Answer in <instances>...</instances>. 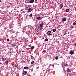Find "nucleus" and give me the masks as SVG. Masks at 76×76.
I'll list each match as a JSON object with an SVG mask.
<instances>
[{"label": "nucleus", "mask_w": 76, "mask_h": 76, "mask_svg": "<svg viewBox=\"0 0 76 76\" xmlns=\"http://www.w3.org/2000/svg\"><path fill=\"white\" fill-rule=\"evenodd\" d=\"M2 60L3 61H5L6 60V59L5 58H3L2 59Z\"/></svg>", "instance_id": "nucleus-8"}, {"label": "nucleus", "mask_w": 76, "mask_h": 76, "mask_svg": "<svg viewBox=\"0 0 76 76\" xmlns=\"http://www.w3.org/2000/svg\"><path fill=\"white\" fill-rule=\"evenodd\" d=\"M34 61H32L31 62V64H34Z\"/></svg>", "instance_id": "nucleus-17"}, {"label": "nucleus", "mask_w": 76, "mask_h": 76, "mask_svg": "<svg viewBox=\"0 0 76 76\" xmlns=\"http://www.w3.org/2000/svg\"><path fill=\"white\" fill-rule=\"evenodd\" d=\"M55 59H56L57 60L58 59V57L56 56L55 57Z\"/></svg>", "instance_id": "nucleus-18"}, {"label": "nucleus", "mask_w": 76, "mask_h": 76, "mask_svg": "<svg viewBox=\"0 0 76 76\" xmlns=\"http://www.w3.org/2000/svg\"><path fill=\"white\" fill-rule=\"evenodd\" d=\"M1 0H0V3L1 2Z\"/></svg>", "instance_id": "nucleus-35"}, {"label": "nucleus", "mask_w": 76, "mask_h": 76, "mask_svg": "<svg viewBox=\"0 0 76 76\" xmlns=\"http://www.w3.org/2000/svg\"><path fill=\"white\" fill-rule=\"evenodd\" d=\"M5 63L6 64H7L9 63V62L8 61H7Z\"/></svg>", "instance_id": "nucleus-24"}, {"label": "nucleus", "mask_w": 76, "mask_h": 76, "mask_svg": "<svg viewBox=\"0 0 76 76\" xmlns=\"http://www.w3.org/2000/svg\"><path fill=\"white\" fill-rule=\"evenodd\" d=\"M22 52L23 53H24V50L23 51H22Z\"/></svg>", "instance_id": "nucleus-30"}, {"label": "nucleus", "mask_w": 76, "mask_h": 76, "mask_svg": "<svg viewBox=\"0 0 76 76\" xmlns=\"http://www.w3.org/2000/svg\"><path fill=\"white\" fill-rule=\"evenodd\" d=\"M16 43H13V44L12 45L13 47H14L16 46Z\"/></svg>", "instance_id": "nucleus-7"}, {"label": "nucleus", "mask_w": 76, "mask_h": 76, "mask_svg": "<svg viewBox=\"0 0 76 76\" xmlns=\"http://www.w3.org/2000/svg\"><path fill=\"white\" fill-rule=\"evenodd\" d=\"M7 41H9V39H7Z\"/></svg>", "instance_id": "nucleus-27"}, {"label": "nucleus", "mask_w": 76, "mask_h": 76, "mask_svg": "<svg viewBox=\"0 0 76 76\" xmlns=\"http://www.w3.org/2000/svg\"><path fill=\"white\" fill-rule=\"evenodd\" d=\"M76 25V23L75 22H74V23H73V25Z\"/></svg>", "instance_id": "nucleus-22"}, {"label": "nucleus", "mask_w": 76, "mask_h": 76, "mask_svg": "<svg viewBox=\"0 0 76 76\" xmlns=\"http://www.w3.org/2000/svg\"><path fill=\"white\" fill-rule=\"evenodd\" d=\"M18 0H16L17 1H18Z\"/></svg>", "instance_id": "nucleus-36"}, {"label": "nucleus", "mask_w": 76, "mask_h": 76, "mask_svg": "<svg viewBox=\"0 0 76 76\" xmlns=\"http://www.w3.org/2000/svg\"><path fill=\"white\" fill-rule=\"evenodd\" d=\"M75 22H76L75 23H76V21H75Z\"/></svg>", "instance_id": "nucleus-37"}, {"label": "nucleus", "mask_w": 76, "mask_h": 76, "mask_svg": "<svg viewBox=\"0 0 76 76\" xmlns=\"http://www.w3.org/2000/svg\"><path fill=\"white\" fill-rule=\"evenodd\" d=\"M70 28L71 29H73V26H71L70 27Z\"/></svg>", "instance_id": "nucleus-21"}, {"label": "nucleus", "mask_w": 76, "mask_h": 76, "mask_svg": "<svg viewBox=\"0 0 76 76\" xmlns=\"http://www.w3.org/2000/svg\"><path fill=\"white\" fill-rule=\"evenodd\" d=\"M53 32H55L56 31V29H53Z\"/></svg>", "instance_id": "nucleus-19"}, {"label": "nucleus", "mask_w": 76, "mask_h": 76, "mask_svg": "<svg viewBox=\"0 0 76 76\" xmlns=\"http://www.w3.org/2000/svg\"><path fill=\"white\" fill-rule=\"evenodd\" d=\"M66 33H65V34H64V35H66Z\"/></svg>", "instance_id": "nucleus-33"}, {"label": "nucleus", "mask_w": 76, "mask_h": 76, "mask_svg": "<svg viewBox=\"0 0 76 76\" xmlns=\"http://www.w3.org/2000/svg\"><path fill=\"white\" fill-rule=\"evenodd\" d=\"M28 76H29V73H28L27 74Z\"/></svg>", "instance_id": "nucleus-26"}, {"label": "nucleus", "mask_w": 76, "mask_h": 76, "mask_svg": "<svg viewBox=\"0 0 76 76\" xmlns=\"http://www.w3.org/2000/svg\"><path fill=\"white\" fill-rule=\"evenodd\" d=\"M69 54L71 55H73L75 54V52L73 51H71L69 52Z\"/></svg>", "instance_id": "nucleus-4"}, {"label": "nucleus", "mask_w": 76, "mask_h": 76, "mask_svg": "<svg viewBox=\"0 0 76 76\" xmlns=\"http://www.w3.org/2000/svg\"><path fill=\"white\" fill-rule=\"evenodd\" d=\"M46 7V5H45V7Z\"/></svg>", "instance_id": "nucleus-32"}, {"label": "nucleus", "mask_w": 76, "mask_h": 76, "mask_svg": "<svg viewBox=\"0 0 76 76\" xmlns=\"http://www.w3.org/2000/svg\"><path fill=\"white\" fill-rule=\"evenodd\" d=\"M2 64V63L1 62L0 63V64Z\"/></svg>", "instance_id": "nucleus-31"}, {"label": "nucleus", "mask_w": 76, "mask_h": 76, "mask_svg": "<svg viewBox=\"0 0 76 76\" xmlns=\"http://www.w3.org/2000/svg\"><path fill=\"white\" fill-rule=\"evenodd\" d=\"M59 7H61V8H63V5L62 4H60Z\"/></svg>", "instance_id": "nucleus-11"}, {"label": "nucleus", "mask_w": 76, "mask_h": 76, "mask_svg": "<svg viewBox=\"0 0 76 76\" xmlns=\"http://www.w3.org/2000/svg\"><path fill=\"white\" fill-rule=\"evenodd\" d=\"M66 12H69V9H66Z\"/></svg>", "instance_id": "nucleus-15"}, {"label": "nucleus", "mask_w": 76, "mask_h": 76, "mask_svg": "<svg viewBox=\"0 0 76 76\" xmlns=\"http://www.w3.org/2000/svg\"><path fill=\"white\" fill-rule=\"evenodd\" d=\"M23 75H26V74H27V72L26 71H25L23 72L22 73Z\"/></svg>", "instance_id": "nucleus-3"}, {"label": "nucleus", "mask_w": 76, "mask_h": 76, "mask_svg": "<svg viewBox=\"0 0 76 76\" xmlns=\"http://www.w3.org/2000/svg\"><path fill=\"white\" fill-rule=\"evenodd\" d=\"M29 16L31 17V18H32V15L30 14Z\"/></svg>", "instance_id": "nucleus-25"}, {"label": "nucleus", "mask_w": 76, "mask_h": 76, "mask_svg": "<svg viewBox=\"0 0 76 76\" xmlns=\"http://www.w3.org/2000/svg\"><path fill=\"white\" fill-rule=\"evenodd\" d=\"M62 20L63 21H66V19L65 18H62Z\"/></svg>", "instance_id": "nucleus-13"}, {"label": "nucleus", "mask_w": 76, "mask_h": 76, "mask_svg": "<svg viewBox=\"0 0 76 76\" xmlns=\"http://www.w3.org/2000/svg\"><path fill=\"white\" fill-rule=\"evenodd\" d=\"M66 71L67 72V73H70V69H69V68H68L66 70Z\"/></svg>", "instance_id": "nucleus-5"}, {"label": "nucleus", "mask_w": 76, "mask_h": 76, "mask_svg": "<svg viewBox=\"0 0 76 76\" xmlns=\"http://www.w3.org/2000/svg\"><path fill=\"white\" fill-rule=\"evenodd\" d=\"M29 8L28 7H26V8H25V10H28Z\"/></svg>", "instance_id": "nucleus-14"}, {"label": "nucleus", "mask_w": 76, "mask_h": 76, "mask_svg": "<svg viewBox=\"0 0 76 76\" xmlns=\"http://www.w3.org/2000/svg\"><path fill=\"white\" fill-rule=\"evenodd\" d=\"M62 10H64V9H62Z\"/></svg>", "instance_id": "nucleus-38"}, {"label": "nucleus", "mask_w": 76, "mask_h": 76, "mask_svg": "<svg viewBox=\"0 0 76 76\" xmlns=\"http://www.w3.org/2000/svg\"><path fill=\"white\" fill-rule=\"evenodd\" d=\"M68 64H66V65L64 64L65 67H67V66H68Z\"/></svg>", "instance_id": "nucleus-20"}, {"label": "nucleus", "mask_w": 76, "mask_h": 76, "mask_svg": "<svg viewBox=\"0 0 76 76\" xmlns=\"http://www.w3.org/2000/svg\"><path fill=\"white\" fill-rule=\"evenodd\" d=\"M74 45H75V46H76V42L74 43Z\"/></svg>", "instance_id": "nucleus-28"}, {"label": "nucleus", "mask_w": 76, "mask_h": 76, "mask_svg": "<svg viewBox=\"0 0 76 76\" xmlns=\"http://www.w3.org/2000/svg\"><path fill=\"white\" fill-rule=\"evenodd\" d=\"M47 34L48 35H50L51 34V31H48L47 33Z\"/></svg>", "instance_id": "nucleus-1"}, {"label": "nucleus", "mask_w": 76, "mask_h": 76, "mask_svg": "<svg viewBox=\"0 0 76 76\" xmlns=\"http://www.w3.org/2000/svg\"><path fill=\"white\" fill-rule=\"evenodd\" d=\"M41 19H42V18L40 17H38L36 18V19H37V20H40Z\"/></svg>", "instance_id": "nucleus-6"}, {"label": "nucleus", "mask_w": 76, "mask_h": 76, "mask_svg": "<svg viewBox=\"0 0 76 76\" xmlns=\"http://www.w3.org/2000/svg\"><path fill=\"white\" fill-rule=\"evenodd\" d=\"M15 67H16V65H15Z\"/></svg>", "instance_id": "nucleus-34"}, {"label": "nucleus", "mask_w": 76, "mask_h": 76, "mask_svg": "<svg viewBox=\"0 0 76 76\" xmlns=\"http://www.w3.org/2000/svg\"><path fill=\"white\" fill-rule=\"evenodd\" d=\"M34 0H30L29 2L30 3H34Z\"/></svg>", "instance_id": "nucleus-9"}, {"label": "nucleus", "mask_w": 76, "mask_h": 76, "mask_svg": "<svg viewBox=\"0 0 76 76\" xmlns=\"http://www.w3.org/2000/svg\"><path fill=\"white\" fill-rule=\"evenodd\" d=\"M34 47L33 46H31L30 48L31 50H33V49H34Z\"/></svg>", "instance_id": "nucleus-16"}, {"label": "nucleus", "mask_w": 76, "mask_h": 76, "mask_svg": "<svg viewBox=\"0 0 76 76\" xmlns=\"http://www.w3.org/2000/svg\"><path fill=\"white\" fill-rule=\"evenodd\" d=\"M10 50H12V49H13V48H10Z\"/></svg>", "instance_id": "nucleus-29"}, {"label": "nucleus", "mask_w": 76, "mask_h": 76, "mask_svg": "<svg viewBox=\"0 0 76 76\" xmlns=\"http://www.w3.org/2000/svg\"><path fill=\"white\" fill-rule=\"evenodd\" d=\"M45 41H48V39L47 38H46L45 39Z\"/></svg>", "instance_id": "nucleus-23"}, {"label": "nucleus", "mask_w": 76, "mask_h": 76, "mask_svg": "<svg viewBox=\"0 0 76 76\" xmlns=\"http://www.w3.org/2000/svg\"><path fill=\"white\" fill-rule=\"evenodd\" d=\"M43 25H44V23H42L39 25L40 27L41 28H43Z\"/></svg>", "instance_id": "nucleus-10"}, {"label": "nucleus", "mask_w": 76, "mask_h": 76, "mask_svg": "<svg viewBox=\"0 0 76 76\" xmlns=\"http://www.w3.org/2000/svg\"><path fill=\"white\" fill-rule=\"evenodd\" d=\"M32 11V9L31 8H29L28 9L27 11V13H29V12H31Z\"/></svg>", "instance_id": "nucleus-2"}, {"label": "nucleus", "mask_w": 76, "mask_h": 76, "mask_svg": "<svg viewBox=\"0 0 76 76\" xmlns=\"http://www.w3.org/2000/svg\"><path fill=\"white\" fill-rule=\"evenodd\" d=\"M24 69H29V67H28V66L24 67Z\"/></svg>", "instance_id": "nucleus-12"}]
</instances>
